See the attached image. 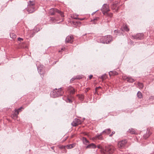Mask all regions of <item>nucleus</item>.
Returning <instances> with one entry per match:
<instances>
[{"label":"nucleus","instance_id":"6ab92c4d","mask_svg":"<svg viewBox=\"0 0 154 154\" xmlns=\"http://www.w3.org/2000/svg\"><path fill=\"white\" fill-rule=\"evenodd\" d=\"M63 100H65L67 103H71L72 102V100L68 97L63 98Z\"/></svg>","mask_w":154,"mask_h":154},{"label":"nucleus","instance_id":"9d476101","mask_svg":"<svg viewBox=\"0 0 154 154\" xmlns=\"http://www.w3.org/2000/svg\"><path fill=\"white\" fill-rule=\"evenodd\" d=\"M143 34L142 33H138L136 35L133 36L134 38L141 39L143 38Z\"/></svg>","mask_w":154,"mask_h":154},{"label":"nucleus","instance_id":"f8f14e48","mask_svg":"<svg viewBox=\"0 0 154 154\" xmlns=\"http://www.w3.org/2000/svg\"><path fill=\"white\" fill-rule=\"evenodd\" d=\"M96 146L95 144L93 143H91L87 146L85 148L86 149L88 148L95 149L96 148Z\"/></svg>","mask_w":154,"mask_h":154},{"label":"nucleus","instance_id":"9b49d317","mask_svg":"<svg viewBox=\"0 0 154 154\" xmlns=\"http://www.w3.org/2000/svg\"><path fill=\"white\" fill-rule=\"evenodd\" d=\"M103 133L102 132L99 134H98L95 137L93 138V140H95L98 139L99 140H101L103 139V137L102 136Z\"/></svg>","mask_w":154,"mask_h":154},{"label":"nucleus","instance_id":"2eb2a0df","mask_svg":"<svg viewBox=\"0 0 154 154\" xmlns=\"http://www.w3.org/2000/svg\"><path fill=\"white\" fill-rule=\"evenodd\" d=\"M128 132L132 134H135L136 133L135 130L132 128L129 129Z\"/></svg>","mask_w":154,"mask_h":154},{"label":"nucleus","instance_id":"39448f33","mask_svg":"<svg viewBox=\"0 0 154 154\" xmlns=\"http://www.w3.org/2000/svg\"><path fill=\"white\" fill-rule=\"evenodd\" d=\"M101 10L102 11L103 13L105 15V13H106L109 11L108 5L107 4H104L103 5Z\"/></svg>","mask_w":154,"mask_h":154},{"label":"nucleus","instance_id":"20e7f679","mask_svg":"<svg viewBox=\"0 0 154 154\" xmlns=\"http://www.w3.org/2000/svg\"><path fill=\"white\" fill-rule=\"evenodd\" d=\"M35 2L33 1H30L28 3L27 11L30 13H32L35 11L34 5Z\"/></svg>","mask_w":154,"mask_h":154},{"label":"nucleus","instance_id":"f3484780","mask_svg":"<svg viewBox=\"0 0 154 154\" xmlns=\"http://www.w3.org/2000/svg\"><path fill=\"white\" fill-rule=\"evenodd\" d=\"M126 80L129 82H133L135 81V80L133 78L131 77H127L126 78Z\"/></svg>","mask_w":154,"mask_h":154},{"label":"nucleus","instance_id":"5701e85b","mask_svg":"<svg viewBox=\"0 0 154 154\" xmlns=\"http://www.w3.org/2000/svg\"><path fill=\"white\" fill-rule=\"evenodd\" d=\"M82 77H80L79 76H76V77L72 78V79H71L70 80V82H72L74 80H75V79H80Z\"/></svg>","mask_w":154,"mask_h":154},{"label":"nucleus","instance_id":"bb28decb","mask_svg":"<svg viewBox=\"0 0 154 154\" xmlns=\"http://www.w3.org/2000/svg\"><path fill=\"white\" fill-rule=\"evenodd\" d=\"M105 15H106L109 17H111L112 16V13H108L107 12L106 13H105Z\"/></svg>","mask_w":154,"mask_h":154},{"label":"nucleus","instance_id":"f704fd0d","mask_svg":"<svg viewBox=\"0 0 154 154\" xmlns=\"http://www.w3.org/2000/svg\"><path fill=\"white\" fill-rule=\"evenodd\" d=\"M38 72H39V74L41 75L42 74V73H41L42 70L40 68H38Z\"/></svg>","mask_w":154,"mask_h":154},{"label":"nucleus","instance_id":"a18cd8bd","mask_svg":"<svg viewBox=\"0 0 154 154\" xmlns=\"http://www.w3.org/2000/svg\"><path fill=\"white\" fill-rule=\"evenodd\" d=\"M101 77H102V79H103V76H102Z\"/></svg>","mask_w":154,"mask_h":154},{"label":"nucleus","instance_id":"c03bdc74","mask_svg":"<svg viewBox=\"0 0 154 154\" xmlns=\"http://www.w3.org/2000/svg\"><path fill=\"white\" fill-rule=\"evenodd\" d=\"M83 20V19H81V20Z\"/></svg>","mask_w":154,"mask_h":154},{"label":"nucleus","instance_id":"79ce46f5","mask_svg":"<svg viewBox=\"0 0 154 154\" xmlns=\"http://www.w3.org/2000/svg\"><path fill=\"white\" fill-rule=\"evenodd\" d=\"M64 50V48H62L61 49V50H60L59 51V52H60L61 51H63V50Z\"/></svg>","mask_w":154,"mask_h":154},{"label":"nucleus","instance_id":"e433bc0d","mask_svg":"<svg viewBox=\"0 0 154 154\" xmlns=\"http://www.w3.org/2000/svg\"><path fill=\"white\" fill-rule=\"evenodd\" d=\"M61 16V17H64V15L63 14V12L61 11L60 14H59Z\"/></svg>","mask_w":154,"mask_h":154},{"label":"nucleus","instance_id":"473e14b6","mask_svg":"<svg viewBox=\"0 0 154 154\" xmlns=\"http://www.w3.org/2000/svg\"><path fill=\"white\" fill-rule=\"evenodd\" d=\"M119 30H116L114 31V33H116L117 35H118L119 34Z\"/></svg>","mask_w":154,"mask_h":154},{"label":"nucleus","instance_id":"49530a36","mask_svg":"<svg viewBox=\"0 0 154 154\" xmlns=\"http://www.w3.org/2000/svg\"><path fill=\"white\" fill-rule=\"evenodd\" d=\"M96 13V11H95V12L94 13Z\"/></svg>","mask_w":154,"mask_h":154},{"label":"nucleus","instance_id":"dca6fc26","mask_svg":"<svg viewBox=\"0 0 154 154\" xmlns=\"http://www.w3.org/2000/svg\"><path fill=\"white\" fill-rule=\"evenodd\" d=\"M18 114V112H15L14 113L11 115V117L13 119H15L17 118V115Z\"/></svg>","mask_w":154,"mask_h":154},{"label":"nucleus","instance_id":"f257e3e1","mask_svg":"<svg viewBox=\"0 0 154 154\" xmlns=\"http://www.w3.org/2000/svg\"><path fill=\"white\" fill-rule=\"evenodd\" d=\"M64 93V91L61 88L58 89L55 88L51 93V95L52 97L55 98L63 95Z\"/></svg>","mask_w":154,"mask_h":154},{"label":"nucleus","instance_id":"0eeeda50","mask_svg":"<svg viewBox=\"0 0 154 154\" xmlns=\"http://www.w3.org/2000/svg\"><path fill=\"white\" fill-rule=\"evenodd\" d=\"M81 123V121L80 119L76 118L75 119L73 122L72 123V125L74 126H76Z\"/></svg>","mask_w":154,"mask_h":154},{"label":"nucleus","instance_id":"7c9ffc66","mask_svg":"<svg viewBox=\"0 0 154 154\" xmlns=\"http://www.w3.org/2000/svg\"><path fill=\"white\" fill-rule=\"evenodd\" d=\"M124 30L126 31H129V29L126 26H124Z\"/></svg>","mask_w":154,"mask_h":154},{"label":"nucleus","instance_id":"72a5a7b5","mask_svg":"<svg viewBox=\"0 0 154 154\" xmlns=\"http://www.w3.org/2000/svg\"><path fill=\"white\" fill-rule=\"evenodd\" d=\"M22 108V107H21L20 108H19L18 109H15V112H20L21 110V108Z\"/></svg>","mask_w":154,"mask_h":154},{"label":"nucleus","instance_id":"7ed1b4c3","mask_svg":"<svg viewBox=\"0 0 154 154\" xmlns=\"http://www.w3.org/2000/svg\"><path fill=\"white\" fill-rule=\"evenodd\" d=\"M112 40V36L111 35H107L102 37L100 39V42L103 43L108 44Z\"/></svg>","mask_w":154,"mask_h":154},{"label":"nucleus","instance_id":"b1692460","mask_svg":"<svg viewBox=\"0 0 154 154\" xmlns=\"http://www.w3.org/2000/svg\"><path fill=\"white\" fill-rule=\"evenodd\" d=\"M137 95V97L139 98H141L142 97V93L140 91L138 92Z\"/></svg>","mask_w":154,"mask_h":154},{"label":"nucleus","instance_id":"37998d69","mask_svg":"<svg viewBox=\"0 0 154 154\" xmlns=\"http://www.w3.org/2000/svg\"><path fill=\"white\" fill-rule=\"evenodd\" d=\"M109 38H108L107 39H106V40H107V41H108L109 40Z\"/></svg>","mask_w":154,"mask_h":154},{"label":"nucleus","instance_id":"58836bf2","mask_svg":"<svg viewBox=\"0 0 154 154\" xmlns=\"http://www.w3.org/2000/svg\"><path fill=\"white\" fill-rule=\"evenodd\" d=\"M115 133V132L113 131L112 132V134L109 135L110 137H111Z\"/></svg>","mask_w":154,"mask_h":154},{"label":"nucleus","instance_id":"4be33fe9","mask_svg":"<svg viewBox=\"0 0 154 154\" xmlns=\"http://www.w3.org/2000/svg\"><path fill=\"white\" fill-rule=\"evenodd\" d=\"M138 86L139 88L142 89L143 88V84L142 83H140V82H138Z\"/></svg>","mask_w":154,"mask_h":154},{"label":"nucleus","instance_id":"a211bd4d","mask_svg":"<svg viewBox=\"0 0 154 154\" xmlns=\"http://www.w3.org/2000/svg\"><path fill=\"white\" fill-rule=\"evenodd\" d=\"M75 146V144H72L67 145L66 147L67 149H70L74 147Z\"/></svg>","mask_w":154,"mask_h":154},{"label":"nucleus","instance_id":"6e6552de","mask_svg":"<svg viewBox=\"0 0 154 154\" xmlns=\"http://www.w3.org/2000/svg\"><path fill=\"white\" fill-rule=\"evenodd\" d=\"M74 38L73 36L70 35L67 36L66 39V43H72L73 41Z\"/></svg>","mask_w":154,"mask_h":154},{"label":"nucleus","instance_id":"c756f323","mask_svg":"<svg viewBox=\"0 0 154 154\" xmlns=\"http://www.w3.org/2000/svg\"><path fill=\"white\" fill-rule=\"evenodd\" d=\"M97 147L99 148V149H101L102 150V152H101L102 153V154H103V149L102 146H101L100 145H98V146H97Z\"/></svg>","mask_w":154,"mask_h":154},{"label":"nucleus","instance_id":"f03ea898","mask_svg":"<svg viewBox=\"0 0 154 154\" xmlns=\"http://www.w3.org/2000/svg\"><path fill=\"white\" fill-rule=\"evenodd\" d=\"M115 148L112 146L107 145L105 146V149H103V154H112L115 151Z\"/></svg>","mask_w":154,"mask_h":154},{"label":"nucleus","instance_id":"4468645a","mask_svg":"<svg viewBox=\"0 0 154 154\" xmlns=\"http://www.w3.org/2000/svg\"><path fill=\"white\" fill-rule=\"evenodd\" d=\"M118 73L116 71H110L109 72V75L111 76L112 75H118Z\"/></svg>","mask_w":154,"mask_h":154},{"label":"nucleus","instance_id":"a19ab883","mask_svg":"<svg viewBox=\"0 0 154 154\" xmlns=\"http://www.w3.org/2000/svg\"><path fill=\"white\" fill-rule=\"evenodd\" d=\"M92 77H93L92 75H90L89 76L90 79H91L92 78Z\"/></svg>","mask_w":154,"mask_h":154},{"label":"nucleus","instance_id":"1a4fd4ad","mask_svg":"<svg viewBox=\"0 0 154 154\" xmlns=\"http://www.w3.org/2000/svg\"><path fill=\"white\" fill-rule=\"evenodd\" d=\"M67 90L70 94H73L75 92V89L71 86L67 88Z\"/></svg>","mask_w":154,"mask_h":154},{"label":"nucleus","instance_id":"aec40b11","mask_svg":"<svg viewBox=\"0 0 154 154\" xmlns=\"http://www.w3.org/2000/svg\"><path fill=\"white\" fill-rule=\"evenodd\" d=\"M82 141L83 143L85 145H87V143H89V141L85 137H83Z\"/></svg>","mask_w":154,"mask_h":154},{"label":"nucleus","instance_id":"c85d7f7f","mask_svg":"<svg viewBox=\"0 0 154 154\" xmlns=\"http://www.w3.org/2000/svg\"><path fill=\"white\" fill-rule=\"evenodd\" d=\"M150 135L149 134H145L143 135V137L145 139H146Z\"/></svg>","mask_w":154,"mask_h":154},{"label":"nucleus","instance_id":"c9c22d12","mask_svg":"<svg viewBox=\"0 0 154 154\" xmlns=\"http://www.w3.org/2000/svg\"><path fill=\"white\" fill-rule=\"evenodd\" d=\"M116 5L115 4H113L112 6V9H115V7H116Z\"/></svg>","mask_w":154,"mask_h":154},{"label":"nucleus","instance_id":"393cba45","mask_svg":"<svg viewBox=\"0 0 154 154\" xmlns=\"http://www.w3.org/2000/svg\"><path fill=\"white\" fill-rule=\"evenodd\" d=\"M78 97L80 100L82 101L84 98V96L83 95H79Z\"/></svg>","mask_w":154,"mask_h":154},{"label":"nucleus","instance_id":"ddd939ff","mask_svg":"<svg viewBox=\"0 0 154 154\" xmlns=\"http://www.w3.org/2000/svg\"><path fill=\"white\" fill-rule=\"evenodd\" d=\"M111 132V130L109 128L105 129L104 131H103L102 132L103 133L105 134H109Z\"/></svg>","mask_w":154,"mask_h":154},{"label":"nucleus","instance_id":"ea45409f","mask_svg":"<svg viewBox=\"0 0 154 154\" xmlns=\"http://www.w3.org/2000/svg\"><path fill=\"white\" fill-rule=\"evenodd\" d=\"M51 21H54L55 20V18L54 17H52L51 18Z\"/></svg>","mask_w":154,"mask_h":154},{"label":"nucleus","instance_id":"4c0bfd02","mask_svg":"<svg viewBox=\"0 0 154 154\" xmlns=\"http://www.w3.org/2000/svg\"><path fill=\"white\" fill-rule=\"evenodd\" d=\"M23 40V39L22 38H18V40L19 41L21 42Z\"/></svg>","mask_w":154,"mask_h":154},{"label":"nucleus","instance_id":"2f4dec72","mask_svg":"<svg viewBox=\"0 0 154 154\" xmlns=\"http://www.w3.org/2000/svg\"><path fill=\"white\" fill-rule=\"evenodd\" d=\"M54 9H55V12H57L59 14H60V12H61V11H59V10H58V9H56V8H54Z\"/></svg>","mask_w":154,"mask_h":154},{"label":"nucleus","instance_id":"cd10ccee","mask_svg":"<svg viewBox=\"0 0 154 154\" xmlns=\"http://www.w3.org/2000/svg\"><path fill=\"white\" fill-rule=\"evenodd\" d=\"M99 19V18L98 17H97L95 18L94 19L92 20V21L94 22L93 23L94 24H95L96 23V22H95V21L96 20H97Z\"/></svg>","mask_w":154,"mask_h":154},{"label":"nucleus","instance_id":"423d86ee","mask_svg":"<svg viewBox=\"0 0 154 154\" xmlns=\"http://www.w3.org/2000/svg\"><path fill=\"white\" fill-rule=\"evenodd\" d=\"M127 142V141L126 140H123L119 142L118 143V146L119 148L121 149L124 148Z\"/></svg>","mask_w":154,"mask_h":154},{"label":"nucleus","instance_id":"a878e982","mask_svg":"<svg viewBox=\"0 0 154 154\" xmlns=\"http://www.w3.org/2000/svg\"><path fill=\"white\" fill-rule=\"evenodd\" d=\"M10 37L13 39H14L16 38V35L15 34L13 33L10 34Z\"/></svg>","mask_w":154,"mask_h":154},{"label":"nucleus","instance_id":"412c9836","mask_svg":"<svg viewBox=\"0 0 154 154\" xmlns=\"http://www.w3.org/2000/svg\"><path fill=\"white\" fill-rule=\"evenodd\" d=\"M55 11L54 8H52L50 9V14L51 15H53L55 14Z\"/></svg>","mask_w":154,"mask_h":154}]
</instances>
